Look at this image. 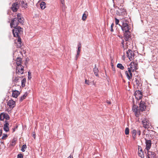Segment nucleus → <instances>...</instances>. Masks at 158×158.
Listing matches in <instances>:
<instances>
[{"label": "nucleus", "instance_id": "obj_25", "mask_svg": "<svg viewBox=\"0 0 158 158\" xmlns=\"http://www.w3.org/2000/svg\"><path fill=\"white\" fill-rule=\"evenodd\" d=\"M27 95V94L26 93L20 97V101L21 102L24 99H25Z\"/></svg>", "mask_w": 158, "mask_h": 158}, {"label": "nucleus", "instance_id": "obj_17", "mask_svg": "<svg viewBox=\"0 0 158 158\" xmlns=\"http://www.w3.org/2000/svg\"><path fill=\"white\" fill-rule=\"evenodd\" d=\"M124 36L125 38L127 40H130L133 38L131 37V33L129 31L125 32L124 33Z\"/></svg>", "mask_w": 158, "mask_h": 158}, {"label": "nucleus", "instance_id": "obj_3", "mask_svg": "<svg viewBox=\"0 0 158 158\" xmlns=\"http://www.w3.org/2000/svg\"><path fill=\"white\" fill-rule=\"evenodd\" d=\"M23 29L20 27L15 28L12 30L14 37L18 38V40H21L20 36L23 33Z\"/></svg>", "mask_w": 158, "mask_h": 158}, {"label": "nucleus", "instance_id": "obj_29", "mask_svg": "<svg viewBox=\"0 0 158 158\" xmlns=\"http://www.w3.org/2000/svg\"><path fill=\"white\" fill-rule=\"evenodd\" d=\"M16 140L15 138L11 140L10 144L12 146H14L15 145L16 143Z\"/></svg>", "mask_w": 158, "mask_h": 158}, {"label": "nucleus", "instance_id": "obj_14", "mask_svg": "<svg viewBox=\"0 0 158 158\" xmlns=\"http://www.w3.org/2000/svg\"><path fill=\"white\" fill-rule=\"evenodd\" d=\"M136 106H134L132 108V110L134 111L136 117H138L140 114V111L138 109V107H136Z\"/></svg>", "mask_w": 158, "mask_h": 158}, {"label": "nucleus", "instance_id": "obj_1", "mask_svg": "<svg viewBox=\"0 0 158 158\" xmlns=\"http://www.w3.org/2000/svg\"><path fill=\"white\" fill-rule=\"evenodd\" d=\"M129 65L130 67L128 68V70L125 72V74L128 79L130 80L132 78L133 74L132 72L138 69V64L132 62Z\"/></svg>", "mask_w": 158, "mask_h": 158}, {"label": "nucleus", "instance_id": "obj_11", "mask_svg": "<svg viewBox=\"0 0 158 158\" xmlns=\"http://www.w3.org/2000/svg\"><path fill=\"white\" fill-rule=\"evenodd\" d=\"M7 105L10 108L13 109L16 105L15 102L13 100L11 99L8 101Z\"/></svg>", "mask_w": 158, "mask_h": 158}, {"label": "nucleus", "instance_id": "obj_54", "mask_svg": "<svg viewBox=\"0 0 158 158\" xmlns=\"http://www.w3.org/2000/svg\"><path fill=\"white\" fill-rule=\"evenodd\" d=\"M13 129V132H14L15 131V128H14L12 129Z\"/></svg>", "mask_w": 158, "mask_h": 158}, {"label": "nucleus", "instance_id": "obj_28", "mask_svg": "<svg viewBox=\"0 0 158 158\" xmlns=\"http://www.w3.org/2000/svg\"><path fill=\"white\" fill-rule=\"evenodd\" d=\"M117 67L120 69L123 70L124 69V67L121 64L118 63L117 65Z\"/></svg>", "mask_w": 158, "mask_h": 158}, {"label": "nucleus", "instance_id": "obj_32", "mask_svg": "<svg viewBox=\"0 0 158 158\" xmlns=\"http://www.w3.org/2000/svg\"><path fill=\"white\" fill-rule=\"evenodd\" d=\"M7 137H8V136L7 134H3V135L2 137V139H6L7 138Z\"/></svg>", "mask_w": 158, "mask_h": 158}, {"label": "nucleus", "instance_id": "obj_33", "mask_svg": "<svg viewBox=\"0 0 158 158\" xmlns=\"http://www.w3.org/2000/svg\"><path fill=\"white\" fill-rule=\"evenodd\" d=\"M125 134L126 135H128L129 134V129L128 127H126L125 129Z\"/></svg>", "mask_w": 158, "mask_h": 158}, {"label": "nucleus", "instance_id": "obj_52", "mask_svg": "<svg viewBox=\"0 0 158 158\" xmlns=\"http://www.w3.org/2000/svg\"><path fill=\"white\" fill-rule=\"evenodd\" d=\"M61 3L62 4H63L64 3V0H61Z\"/></svg>", "mask_w": 158, "mask_h": 158}, {"label": "nucleus", "instance_id": "obj_15", "mask_svg": "<svg viewBox=\"0 0 158 158\" xmlns=\"http://www.w3.org/2000/svg\"><path fill=\"white\" fill-rule=\"evenodd\" d=\"M148 158H155L156 156V154L154 152L147 151Z\"/></svg>", "mask_w": 158, "mask_h": 158}, {"label": "nucleus", "instance_id": "obj_16", "mask_svg": "<svg viewBox=\"0 0 158 158\" xmlns=\"http://www.w3.org/2000/svg\"><path fill=\"white\" fill-rule=\"evenodd\" d=\"M5 123L3 125V129L6 132H8L9 131V124L7 121H5Z\"/></svg>", "mask_w": 158, "mask_h": 158}, {"label": "nucleus", "instance_id": "obj_21", "mask_svg": "<svg viewBox=\"0 0 158 158\" xmlns=\"http://www.w3.org/2000/svg\"><path fill=\"white\" fill-rule=\"evenodd\" d=\"M88 15V12L87 11H85L84 13L83 14L82 18V19L83 21H85Z\"/></svg>", "mask_w": 158, "mask_h": 158}, {"label": "nucleus", "instance_id": "obj_20", "mask_svg": "<svg viewBox=\"0 0 158 158\" xmlns=\"http://www.w3.org/2000/svg\"><path fill=\"white\" fill-rule=\"evenodd\" d=\"M21 41V40H15V45L17 48H20L21 47L22 43Z\"/></svg>", "mask_w": 158, "mask_h": 158}, {"label": "nucleus", "instance_id": "obj_18", "mask_svg": "<svg viewBox=\"0 0 158 158\" xmlns=\"http://www.w3.org/2000/svg\"><path fill=\"white\" fill-rule=\"evenodd\" d=\"M16 61L17 66L22 65L23 62L22 59L19 57H17L16 59Z\"/></svg>", "mask_w": 158, "mask_h": 158}, {"label": "nucleus", "instance_id": "obj_26", "mask_svg": "<svg viewBox=\"0 0 158 158\" xmlns=\"http://www.w3.org/2000/svg\"><path fill=\"white\" fill-rule=\"evenodd\" d=\"M138 155H139V156L140 157H141L142 158H143L144 157L143 152V151H139Z\"/></svg>", "mask_w": 158, "mask_h": 158}, {"label": "nucleus", "instance_id": "obj_47", "mask_svg": "<svg viewBox=\"0 0 158 158\" xmlns=\"http://www.w3.org/2000/svg\"><path fill=\"white\" fill-rule=\"evenodd\" d=\"M20 3L22 5H24L25 4L23 0L21 1Z\"/></svg>", "mask_w": 158, "mask_h": 158}, {"label": "nucleus", "instance_id": "obj_36", "mask_svg": "<svg viewBox=\"0 0 158 158\" xmlns=\"http://www.w3.org/2000/svg\"><path fill=\"white\" fill-rule=\"evenodd\" d=\"M18 80H19V78L18 77H15L14 80V81L15 82L17 83L18 81Z\"/></svg>", "mask_w": 158, "mask_h": 158}, {"label": "nucleus", "instance_id": "obj_30", "mask_svg": "<svg viewBox=\"0 0 158 158\" xmlns=\"http://www.w3.org/2000/svg\"><path fill=\"white\" fill-rule=\"evenodd\" d=\"M26 82V78H24L21 81L22 86L23 87L25 86Z\"/></svg>", "mask_w": 158, "mask_h": 158}, {"label": "nucleus", "instance_id": "obj_37", "mask_svg": "<svg viewBox=\"0 0 158 158\" xmlns=\"http://www.w3.org/2000/svg\"><path fill=\"white\" fill-rule=\"evenodd\" d=\"M18 158H23V156L22 154H19L18 155Z\"/></svg>", "mask_w": 158, "mask_h": 158}, {"label": "nucleus", "instance_id": "obj_41", "mask_svg": "<svg viewBox=\"0 0 158 158\" xmlns=\"http://www.w3.org/2000/svg\"><path fill=\"white\" fill-rule=\"evenodd\" d=\"M22 6L24 8H27V3H25L24 5H22Z\"/></svg>", "mask_w": 158, "mask_h": 158}, {"label": "nucleus", "instance_id": "obj_27", "mask_svg": "<svg viewBox=\"0 0 158 158\" xmlns=\"http://www.w3.org/2000/svg\"><path fill=\"white\" fill-rule=\"evenodd\" d=\"M128 40H123V41L122 42V44L123 47H124V44H125L126 46H127V41Z\"/></svg>", "mask_w": 158, "mask_h": 158}, {"label": "nucleus", "instance_id": "obj_51", "mask_svg": "<svg viewBox=\"0 0 158 158\" xmlns=\"http://www.w3.org/2000/svg\"><path fill=\"white\" fill-rule=\"evenodd\" d=\"M119 76L122 78L123 77V75H122V74H121V73H119Z\"/></svg>", "mask_w": 158, "mask_h": 158}, {"label": "nucleus", "instance_id": "obj_35", "mask_svg": "<svg viewBox=\"0 0 158 158\" xmlns=\"http://www.w3.org/2000/svg\"><path fill=\"white\" fill-rule=\"evenodd\" d=\"M115 23L116 25L118 24L119 26H120V25L119 24H118V23L119 22V20L118 19H117L116 18H115Z\"/></svg>", "mask_w": 158, "mask_h": 158}, {"label": "nucleus", "instance_id": "obj_23", "mask_svg": "<svg viewBox=\"0 0 158 158\" xmlns=\"http://www.w3.org/2000/svg\"><path fill=\"white\" fill-rule=\"evenodd\" d=\"M94 72L95 75L97 76H98V69L96 68V65H95V67L94 69Z\"/></svg>", "mask_w": 158, "mask_h": 158}, {"label": "nucleus", "instance_id": "obj_22", "mask_svg": "<svg viewBox=\"0 0 158 158\" xmlns=\"http://www.w3.org/2000/svg\"><path fill=\"white\" fill-rule=\"evenodd\" d=\"M131 133L133 139H135L136 137V131L135 129L133 130L132 131Z\"/></svg>", "mask_w": 158, "mask_h": 158}, {"label": "nucleus", "instance_id": "obj_44", "mask_svg": "<svg viewBox=\"0 0 158 158\" xmlns=\"http://www.w3.org/2000/svg\"><path fill=\"white\" fill-rule=\"evenodd\" d=\"M2 129L0 128V137L1 136L2 134Z\"/></svg>", "mask_w": 158, "mask_h": 158}, {"label": "nucleus", "instance_id": "obj_50", "mask_svg": "<svg viewBox=\"0 0 158 158\" xmlns=\"http://www.w3.org/2000/svg\"><path fill=\"white\" fill-rule=\"evenodd\" d=\"M79 54H80V53L79 52L78 54V52H77V54L76 55L77 58L78 57V56H79Z\"/></svg>", "mask_w": 158, "mask_h": 158}, {"label": "nucleus", "instance_id": "obj_9", "mask_svg": "<svg viewBox=\"0 0 158 158\" xmlns=\"http://www.w3.org/2000/svg\"><path fill=\"white\" fill-rule=\"evenodd\" d=\"M19 7V5L18 2H16L12 4L11 8L13 12H15L17 11Z\"/></svg>", "mask_w": 158, "mask_h": 158}, {"label": "nucleus", "instance_id": "obj_31", "mask_svg": "<svg viewBox=\"0 0 158 158\" xmlns=\"http://www.w3.org/2000/svg\"><path fill=\"white\" fill-rule=\"evenodd\" d=\"M26 148H27V146H26V145H25V144L23 145L22 146V148H21V151L23 152H25V149Z\"/></svg>", "mask_w": 158, "mask_h": 158}, {"label": "nucleus", "instance_id": "obj_40", "mask_svg": "<svg viewBox=\"0 0 158 158\" xmlns=\"http://www.w3.org/2000/svg\"><path fill=\"white\" fill-rule=\"evenodd\" d=\"M85 83L86 84H87V85H89L90 84V82H89V81L88 80H87L86 79L85 80Z\"/></svg>", "mask_w": 158, "mask_h": 158}, {"label": "nucleus", "instance_id": "obj_10", "mask_svg": "<svg viewBox=\"0 0 158 158\" xmlns=\"http://www.w3.org/2000/svg\"><path fill=\"white\" fill-rule=\"evenodd\" d=\"M142 123L144 128H149V121L148 119L145 118L143 119L142 120Z\"/></svg>", "mask_w": 158, "mask_h": 158}, {"label": "nucleus", "instance_id": "obj_12", "mask_svg": "<svg viewBox=\"0 0 158 158\" xmlns=\"http://www.w3.org/2000/svg\"><path fill=\"white\" fill-rule=\"evenodd\" d=\"M146 147L145 149L148 151L149 150L151 147V141L150 140H146Z\"/></svg>", "mask_w": 158, "mask_h": 158}, {"label": "nucleus", "instance_id": "obj_19", "mask_svg": "<svg viewBox=\"0 0 158 158\" xmlns=\"http://www.w3.org/2000/svg\"><path fill=\"white\" fill-rule=\"evenodd\" d=\"M12 92V96L15 98H17L20 94L19 92L16 90H13Z\"/></svg>", "mask_w": 158, "mask_h": 158}, {"label": "nucleus", "instance_id": "obj_2", "mask_svg": "<svg viewBox=\"0 0 158 158\" xmlns=\"http://www.w3.org/2000/svg\"><path fill=\"white\" fill-rule=\"evenodd\" d=\"M23 18L22 15L20 13H18L17 14V17L14 18L11 21L10 23V25L11 27H16L19 23L23 24Z\"/></svg>", "mask_w": 158, "mask_h": 158}, {"label": "nucleus", "instance_id": "obj_13", "mask_svg": "<svg viewBox=\"0 0 158 158\" xmlns=\"http://www.w3.org/2000/svg\"><path fill=\"white\" fill-rule=\"evenodd\" d=\"M140 110L142 111H143L145 110L146 108V106H145V103L142 101H141L139 104Z\"/></svg>", "mask_w": 158, "mask_h": 158}, {"label": "nucleus", "instance_id": "obj_24", "mask_svg": "<svg viewBox=\"0 0 158 158\" xmlns=\"http://www.w3.org/2000/svg\"><path fill=\"white\" fill-rule=\"evenodd\" d=\"M45 5L46 3L44 2H42L40 4L41 8L42 10L44 9L46 7Z\"/></svg>", "mask_w": 158, "mask_h": 158}, {"label": "nucleus", "instance_id": "obj_5", "mask_svg": "<svg viewBox=\"0 0 158 158\" xmlns=\"http://www.w3.org/2000/svg\"><path fill=\"white\" fill-rule=\"evenodd\" d=\"M134 95L137 100L141 99L143 96L142 93L139 90L135 92Z\"/></svg>", "mask_w": 158, "mask_h": 158}, {"label": "nucleus", "instance_id": "obj_38", "mask_svg": "<svg viewBox=\"0 0 158 158\" xmlns=\"http://www.w3.org/2000/svg\"><path fill=\"white\" fill-rule=\"evenodd\" d=\"M141 134V131L139 130H138L136 131V134L138 135L139 136Z\"/></svg>", "mask_w": 158, "mask_h": 158}, {"label": "nucleus", "instance_id": "obj_8", "mask_svg": "<svg viewBox=\"0 0 158 158\" xmlns=\"http://www.w3.org/2000/svg\"><path fill=\"white\" fill-rule=\"evenodd\" d=\"M4 118L8 120L10 119V116L7 114L2 113L0 114V120L3 121Z\"/></svg>", "mask_w": 158, "mask_h": 158}, {"label": "nucleus", "instance_id": "obj_42", "mask_svg": "<svg viewBox=\"0 0 158 158\" xmlns=\"http://www.w3.org/2000/svg\"><path fill=\"white\" fill-rule=\"evenodd\" d=\"M81 50V48H79L78 47V50H77V52H78V54L79 52L80 53Z\"/></svg>", "mask_w": 158, "mask_h": 158}, {"label": "nucleus", "instance_id": "obj_53", "mask_svg": "<svg viewBox=\"0 0 158 158\" xmlns=\"http://www.w3.org/2000/svg\"><path fill=\"white\" fill-rule=\"evenodd\" d=\"M68 158H73L72 156L70 155Z\"/></svg>", "mask_w": 158, "mask_h": 158}, {"label": "nucleus", "instance_id": "obj_34", "mask_svg": "<svg viewBox=\"0 0 158 158\" xmlns=\"http://www.w3.org/2000/svg\"><path fill=\"white\" fill-rule=\"evenodd\" d=\"M135 82L137 85L139 86L140 85V81L138 79L135 78Z\"/></svg>", "mask_w": 158, "mask_h": 158}, {"label": "nucleus", "instance_id": "obj_39", "mask_svg": "<svg viewBox=\"0 0 158 158\" xmlns=\"http://www.w3.org/2000/svg\"><path fill=\"white\" fill-rule=\"evenodd\" d=\"M114 23H112L111 26V30H110V31H111V32H113L114 31V30L113 28V27L114 26Z\"/></svg>", "mask_w": 158, "mask_h": 158}, {"label": "nucleus", "instance_id": "obj_6", "mask_svg": "<svg viewBox=\"0 0 158 158\" xmlns=\"http://www.w3.org/2000/svg\"><path fill=\"white\" fill-rule=\"evenodd\" d=\"M121 27L122 30L125 32L129 31L130 29L129 25L126 23H123Z\"/></svg>", "mask_w": 158, "mask_h": 158}, {"label": "nucleus", "instance_id": "obj_4", "mask_svg": "<svg viewBox=\"0 0 158 158\" xmlns=\"http://www.w3.org/2000/svg\"><path fill=\"white\" fill-rule=\"evenodd\" d=\"M127 56L130 60H132L134 58V53L131 50H128L126 52Z\"/></svg>", "mask_w": 158, "mask_h": 158}, {"label": "nucleus", "instance_id": "obj_43", "mask_svg": "<svg viewBox=\"0 0 158 158\" xmlns=\"http://www.w3.org/2000/svg\"><path fill=\"white\" fill-rule=\"evenodd\" d=\"M32 136L33 137L34 139H35L36 136H35V132H33L32 133Z\"/></svg>", "mask_w": 158, "mask_h": 158}, {"label": "nucleus", "instance_id": "obj_45", "mask_svg": "<svg viewBox=\"0 0 158 158\" xmlns=\"http://www.w3.org/2000/svg\"><path fill=\"white\" fill-rule=\"evenodd\" d=\"M138 150L139 151H142V149L141 147L140 146H138Z\"/></svg>", "mask_w": 158, "mask_h": 158}, {"label": "nucleus", "instance_id": "obj_7", "mask_svg": "<svg viewBox=\"0 0 158 158\" xmlns=\"http://www.w3.org/2000/svg\"><path fill=\"white\" fill-rule=\"evenodd\" d=\"M16 72L19 74H23L24 73V67L23 65L16 66Z\"/></svg>", "mask_w": 158, "mask_h": 158}, {"label": "nucleus", "instance_id": "obj_49", "mask_svg": "<svg viewBox=\"0 0 158 158\" xmlns=\"http://www.w3.org/2000/svg\"><path fill=\"white\" fill-rule=\"evenodd\" d=\"M28 78H30V77L31 76V73H30L29 72H28Z\"/></svg>", "mask_w": 158, "mask_h": 158}, {"label": "nucleus", "instance_id": "obj_48", "mask_svg": "<svg viewBox=\"0 0 158 158\" xmlns=\"http://www.w3.org/2000/svg\"><path fill=\"white\" fill-rule=\"evenodd\" d=\"M112 69L113 71H114V72L115 73V69L113 67V65H112Z\"/></svg>", "mask_w": 158, "mask_h": 158}, {"label": "nucleus", "instance_id": "obj_56", "mask_svg": "<svg viewBox=\"0 0 158 158\" xmlns=\"http://www.w3.org/2000/svg\"><path fill=\"white\" fill-rule=\"evenodd\" d=\"M107 102L108 104H111V102H109V101H107Z\"/></svg>", "mask_w": 158, "mask_h": 158}, {"label": "nucleus", "instance_id": "obj_55", "mask_svg": "<svg viewBox=\"0 0 158 158\" xmlns=\"http://www.w3.org/2000/svg\"><path fill=\"white\" fill-rule=\"evenodd\" d=\"M6 111H7L8 112H9L10 111V110L9 109H7L6 110Z\"/></svg>", "mask_w": 158, "mask_h": 158}, {"label": "nucleus", "instance_id": "obj_46", "mask_svg": "<svg viewBox=\"0 0 158 158\" xmlns=\"http://www.w3.org/2000/svg\"><path fill=\"white\" fill-rule=\"evenodd\" d=\"M81 43H79L78 45V47L79 48H81Z\"/></svg>", "mask_w": 158, "mask_h": 158}]
</instances>
